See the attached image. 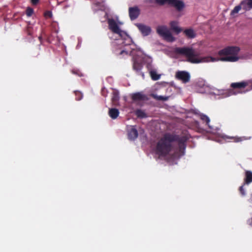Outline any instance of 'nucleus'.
Wrapping results in <instances>:
<instances>
[{"label":"nucleus","instance_id":"cd10ccee","mask_svg":"<svg viewBox=\"0 0 252 252\" xmlns=\"http://www.w3.org/2000/svg\"><path fill=\"white\" fill-rule=\"evenodd\" d=\"M45 15H46V16L51 17L52 15V14L51 12L47 11V12H46Z\"/></svg>","mask_w":252,"mask_h":252},{"label":"nucleus","instance_id":"5701e85b","mask_svg":"<svg viewBox=\"0 0 252 252\" xmlns=\"http://www.w3.org/2000/svg\"><path fill=\"white\" fill-rule=\"evenodd\" d=\"M200 118L202 120L205 121L206 122L207 124H208V125L209 124V123L210 122V119L208 118V117H207V116L204 115H201Z\"/></svg>","mask_w":252,"mask_h":252},{"label":"nucleus","instance_id":"aec40b11","mask_svg":"<svg viewBox=\"0 0 252 252\" xmlns=\"http://www.w3.org/2000/svg\"><path fill=\"white\" fill-rule=\"evenodd\" d=\"M136 114L137 117H138L144 118L146 117V113L144 111L140 110H137L136 112Z\"/></svg>","mask_w":252,"mask_h":252},{"label":"nucleus","instance_id":"c756f323","mask_svg":"<svg viewBox=\"0 0 252 252\" xmlns=\"http://www.w3.org/2000/svg\"><path fill=\"white\" fill-rule=\"evenodd\" d=\"M38 1V0H32V2L33 4H36Z\"/></svg>","mask_w":252,"mask_h":252},{"label":"nucleus","instance_id":"2f4dec72","mask_svg":"<svg viewBox=\"0 0 252 252\" xmlns=\"http://www.w3.org/2000/svg\"><path fill=\"white\" fill-rule=\"evenodd\" d=\"M249 223L250 225H252V218L251 219V220H250L249 221Z\"/></svg>","mask_w":252,"mask_h":252},{"label":"nucleus","instance_id":"f8f14e48","mask_svg":"<svg viewBox=\"0 0 252 252\" xmlns=\"http://www.w3.org/2000/svg\"><path fill=\"white\" fill-rule=\"evenodd\" d=\"M139 13V10L137 7L130 8L129 9V14L131 19H136Z\"/></svg>","mask_w":252,"mask_h":252},{"label":"nucleus","instance_id":"bb28decb","mask_svg":"<svg viewBox=\"0 0 252 252\" xmlns=\"http://www.w3.org/2000/svg\"><path fill=\"white\" fill-rule=\"evenodd\" d=\"M33 13V10L32 8H28L27 10V14L28 16H30Z\"/></svg>","mask_w":252,"mask_h":252},{"label":"nucleus","instance_id":"6ab92c4d","mask_svg":"<svg viewBox=\"0 0 252 252\" xmlns=\"http://www.w3.org/2000/svg\"><path fill=\"white\" fill-rule=\"evenodd\" d=\"M119 98V97L118 94L116 93H114L113 96L112 98V102H113L114 105L117 106V105H119L118 102Z\"/></svg>","mask_w":252,"mask_h":252},{"label":"nucleus","instance_id":"39448f33","mask_svg":"<svg viewBox=\"0 0 252 252\" xmlns=\"http://www.w3.org/2000/svg\"><path fill=\"white\" fill-rule=\"evenodd\" d=\"M176 77L183 83H186L189 81L190 78V74L185 71H178L176 73Z\"/></svg>","mask_w":252,"mask_h":252},{"label":"nucleus","instance_id":"ddd939ff","mask_svg":"<svg viewBox=\"0 0 252 252\" xmlns=\"http://www.w3.org/2000/svg\"><path fill=\"white\" fill-rule=\"evenodd\" d=\"M249 82L247 81H243L241 82L233 83L231 84V87L233 88L241 89L244 88L247 86H249Z\"/></svg>","mask_w":252,"mask_h":252},{"label":"nucleus","instance_id":"9d476101","mask_svg":"<svg viewBox=\"0 0 252 252\" xmlns=\"http://www.w3.org/2000/svg\"><path fill=\"white\" fill-rule=\"evenodd\" d=\"M128 135L130 139H134L138 136L137 131L134 126H130L127 127Z\"/></svg>","mask_w":252,"mask_h":252},{"label":"nucleus","instance_id":"2eb2a0df","mask_svg":"<svg viewBox=\"0 0 252 252\" xmlns=\"http://www.w3.org/2000/svg\"><path fill=\"white\" fill-rule=\"evenodd\" d=\"M119 114V111L118 109L115 108H111L109 109V115L111 118L113 119L117 118Z\"/></svg>","mask_w":252,"mask_h":252},{"label":"nucleus","instance_id":"7c9ffc66","mask_svg":"<svg viewBox=\"0 0 252 252\" xmlns=\"http://www.w3.org/2000/svg\"><path fill=\"white\" fill-rule=\"evenodd\" d=\"M247 82H249V85L250 84H251V85H252L251 89H252V80L248 81Z\"/></svg>","mask_w":252,"mask_h":252},{"label":"nucleus","instance_id":"4be33fe9","mask_svg":"<svg viewBox=\"0 0 252 252\" xmlns=\"http://www.w3.org/2000/svg\"><path fill=\"white\" fill-rule=\"evenodd\" d=\"M153 96L155 98H156L158 100H166L168 99V97L166 96H158L156 94H153Z\"/></svg>","mask_w":252,"mask_h":252},{"label":"nucleus","instance_id":"b1692460","mask_svg":"<svg viewBox=\"0 0 252 252\" xmlns=\"http://www.w3.org/2000/svg\"><path fill=\"white\" fill-rule=\"evenodd\" d=\"M184 150H185V146L184 145V144H182V147L181 148L180 150V153L178 154V155H175L174 156L175 157H178L184 154Z\"/></svg>","mask_w":252,"mask_h":252},{"label":"nucleus","instance_id":"393cba45","mask_svg":"<svg viewBox=\"0 0 252 252\" xmlns=\"http://www.w3.org/2000/svg\"><path fill=\"white\" fill-rule=\"evenodd\" d=\"M232 138L234 139V141L235 142H240L243 140H245L248 139V138H246L245 137H232Z\"/></svg>","mask_w":252,"mask_h":252},{"label":"nucleus","instance_id":"a211bd4d","mask_svg":"<svg viewBox=\"0 0 252 252\" xmlns=\"http://www.w3.org/2000/svg\"><path fill=\"white\" fill-rule=\"evenodd\" d=\"M246 183L249 184L252 182V172L247 171L246 172Z\"/></svg>","mask_w":252,"mask_h":252},{"label":"nucleus","instance_id":"f03ea898","mask_svg":"<svg viewBox=\"0 0 252 252\" xmlns=\"http://www.w3.org/2000/svg\"><path fill=\"white\" fill-rule=\"evenodd\" d=\"M238 47H228L219 51L218 57L211 56H201L199 53L191 47L176 48L174 53L176 56H184L187 61L192 63H208L218 61L235 62L240 58L238 54Z\"/></svg>","mask_w":252,"mask_h":252},{"label":"nucleus","instance_id":"7ed1b4c3","mask_svg":"<svg viewBox=\"0 0 252 252\" xmlns=\"http://www.w3.org/2000/svg\"><path fill=\"white\" fill-rule=\"evenodd\" d=\"M156 153L159 157H165L172 154L170 135H166L159 140L157 145Z\"/></svg>","mask_w":252,"mask_h":252},{"label":"nucleus","instance_id":"423d86ee","mask_svg":"<svg viewBox=\"0 0 252 252\" xmlns=\"http://www.w3.org/2000/svg\"><path fill=\"white\" fill-rule=\"evenodd\" d=\"M135 26L137 27L143 36H148L152 32L151 27L146 25L137 23L135 24Z\"/></svg>","mask_w":252,"mask_h":252},{"label":"nucleus","instance_id":"a878e982","mask_svg":"<svg viewBox=\"0 0 252 252\" xmlns=\"http://www.w3.org/2000/svg\"><path fill=\"white\" fill-rule=\"evenodd\" d=\"M156 1L157 3L160 4H163L166 2L169 4L170 2V0H156Z\"/></svg>","mask_w":252,"mask_h":252},{"label":"nucleus","instance_id":"72a5a7b5","mask_svg":"<svg viewBox=\"0 0 252 252\" xmlns=\"http://www.w3.org/2000/svg\"><path fill=\"white\" fill-rule=\"evenodd\" d=\"M103 6H104V7H107L105 5H103Z\"/></svg>","mask_w":252,"mask_h":252},{"label":"nucleus","instance_id":"1a4fd4ad","mask_svg":"<svg viewBox=\"0 0 252 252\" xmlns=\"http://www.w3.org/2000/svg\"><path fill=\"white\" fill-rule=\"evenodd\" d=\"M171 30L176 34H179L183 31L182 28L179 26V22L176 20H173L169 24Z\"/></svg>","mask_w":252,"mask_h":252},{"label":"nucleus","instance_id":"20e7f679","mask_svg":"<svg viewBox=\"0 0 252 252\" xmlns=\"http://www.w3.org/2000/svg\"><path fill=\"white\" fill-rule=\"evenodd\" d=\"M157 32L168 42H173L176 40V38L173 35L170 30L165 25L158 26L157 28Z\"/></svg>","mask_w":252,"mask_h":252},{"label":"nucleus","instance_id":"dca6fc26","mask_svg":"<svg viewBox=\"0 0 252 252\" xmlns=\"http://www.w3.org/2000/svg\"><path fill=\"white\" fill-rule=\"evenodd\" d=\"M241 8H243V5L241 4V2L240 5L236 6L231 11V15L232 16H235L236 14L239 12Z\"/></svg>","mask_w":252,"mask_h":252},{"label":"nucleus","instance_id":"f257e3e1","mask_svg":"<svg viewBox=\"0 0 252 252\" xmlns=\"http://www.w3.org/2000/svg\"><path fill=\"white\" fill-rule=\"evenodd\" d=\"M110 30L119 37L113 43L114 51L120 57H124L130 54L132 56L133 67L135 70H139L142 67L146 55L140 49H136L131 37L124 31L122 26L123 23L117 17L116 19H108Z\"/></svg>","mask_w":252,"mask_h":252},{"label":"nucleus","instance_id":"473e14b6","mask_svg":"<svg viewBox=\"0 0 252 252\" xmlns=\"http://www.w3.org/2000/svg\"><path fill=\"white\" fill-rule=\"evenodd\" d=\"M223 137H224V138H225H225H229V137H226V136H224Z\"/></svg>","mask_w":252,"mask_h":252},{"label":"nucleus","instance_id":"6e6552de","mask_svg":"<svg viewBox=\"0 0 252 252\" xmlns=\"http://www.w3.org/2000/svg\"><path fill=\"white\" fill-rule=\"evenodd\" d=\"M169 4L178 11H182L185 8V4L182 0H170Z\"/></svg>","mask_w":252,"mask_h":252},{"label":"nucleus","instance_id":"f3484780","mask_svg":"<svg viewBox=\"0 0 252 252\" xmlns=\"http://www.w3.org/2000/svg\"><path fill=\"white\" fill-rule=\"evenodd\" d=\"M150 73L153 80H157L160 78V75L158 74L155 70H151Z\"/></svg>","mask_w":252,"mask_h":252},{"label":"nucleus","instance_id":"412c9836","mask_svg":"<svg viewBox=\"0 0 252 252\" xmlns=\"http://www.w3.org/2000/svg\"><path fill=\"white\" fill-rule=\"evenodd\" d=\"M132 97L134 100H138L143 98V95L140 93H136L133 94Z\"/></svg>","mask_w":252,"mask_h":252},{"label":"nucleus","instance_id":"0eeeda50","mask_svg":"<svg viewBox=\"0 0 252 252\" xmlns=\"http://www.w3.org/2000/svg\"><path fill=\"white\" fill-rule=\"evenodd\" d=\"M214 95H221L223 97L229 96L236 93L233 91L228 90L214 89L212 92Z\"/></svg>","mask_w":252,"mask_h":252},{"label":"nucleus","instance_id":"9b49d317","mask_svg":"<svg viewBox=\"0 0 252 252\" xmlns=\"http://www.w3.org/2000/svg\"><path fill=\"white\" fill-rule=\"evenodd\" d=\"M183 33L187 37L189 38H193L196 35L195 32L192 29H186L184 31Z\"/></svg>","mask_w":252,"mask_h":252},{"label":"nucleus","instance_id":"4468645a","mask_svg":"<svg viewBox=\"0 0 252 252\" xmlns=\"http://www.w3.org/2000/svg\"><path fill=\"white\" fill-rule=\"evenodd\" d=\"M243 9L248 11L252 8V0H243L241 1Z\"/></svg>","mask_w":252,"mask_h":252},{"label":"nucleus","instance_id":"c85d7f7f","mask_svg":"<svg viewBox=\"0 0 252 252\" xmlns=\"http://www.w3.org/2000/svg\"><path fill=\"white\" fill-rule=\"evenodd\" d=\"M240 191L242 194V195H245V193L243 190V186H241L240 188Z\"/></svg>","mask_w":252,"mask_h":252}]
</instances>
